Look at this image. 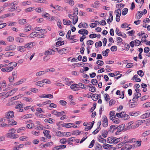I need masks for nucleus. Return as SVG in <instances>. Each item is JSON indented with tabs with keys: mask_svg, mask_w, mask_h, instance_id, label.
<instances>
[{
	"mask_svg": "<svg viewBox=\"0 0 150 150\" xmlns=\"http://www.w3.org/2000/svg\"><path fill=\"white\" fill-rule=\"evenodd\" d=\"M120 8L115 11H116V13H117L116 17V21L117 22L120 21V16L121 15V9H120Z\"/></svg>",
	"mask_w": 150,
	"mask_h": 150,
	"instance_id": "nucleus-1",
	"label": "nucleus"
},
{
	"mask_svg": "<svg viewBox=\"0 0 150 150\" xmlns=\"http://www.w3.org/2000/svg\"><path fill=\"white\" fill-rule=\"evenodd\" d=\"M7 134V137L11 139H16L18 138V134L14 133H8Z\"/></svg>",
	"mask_w": 150,
	"mask_h": 150,
	"instance_id": "nucleus-2",
	"label": "nucleus"
},
{
	"mask_svg": "<svg viewBox=\"0 0 150 150\" xmlns=\"http://www.w3.org/2000/svg\"><path fill=\"white\" fill-rule=\"evenodd\" d=\"M115 137H108L107 139V142L109 144L113 143L115 144Z\"/></svg>",
	"mask_w": 150,
	"mask_h": 150,
	"instance_id": "nucleus-3",
	"label": "nucleus"
},
{
	"mask_svg": "<svg viewBox=\"0 0 150 150\" xmlns=\"http://www.w3.org/2000/svg\"><path fill=\"white\" fill-rule=\"evenodd\" d=\"M119 29L118 28H116V33L117 35L119 36L122 37L123 38H126L127 37L126 35L124 33H122L120 32H119Z\"/></svg>",
	"mask_w": 150,
	"mask_h": 150,
	"instance_id": "nucleus-4",
	"label": "nucleus"
},
{
	"mask_svg": "<svg viewBox=\"0 0 150 150\" xmlns=\"http://www.w3.org/2000/svg\"><path fill=\"white\" fill-rule=\"evenodd\" d=\"M14 116V112L12 111H10L8 112L6 116L7 119H10L13 117Z\"/></svg>",
	"mask_w": 150,
	"mask_h": 150,
	"instance_id": "nucleus-5",
	"label": "nucleus"
},
{
	"mask_svg": "<svg viewBox=\"0 0 150 150\" xmlns=\"http://www.w3.org/2000/svg\"><path fill=\"white\" fill-rule=\"evenodd\" d=\"M50 133V131L49 130H45L43 131V133L45 136L48 139H50L51 138V136L49 134Z\"/></svg>",
	"mask_w": 150,
	"mask_h": 150,
	"instance_id": "nucleus-6",
	"label": "nucleus"
},
{
	"mask_svg": "<svg viewBox=\"0 0 150 150\" xmlns=\"http://www.w3.org/2000/svg\"><path fill=\"white\" fill-rule=\"evenodd\" d=\"M78 33L80 34L83 35L84 34L87 35L88 33V31L86 29H81L79 30Z\"/></svg>",
	"mask_w": 150,
	"mask_h": 150,
	"instance_id": "nucleus-7",
	"label": "nucleus"
},
{
	"mask_svg": "<svg viewBox=\"0 0 150 150\" xmlns=\"http://www.w3.org/2000/svg\"><path fill=\"white\" fill-rule=\"evenodd\" d=\"M78 26L79 28H81L82 27L84 28H87L88 27V24L86 23H81Z\"/></svg>",
	"mask_w": 150,
	"mask_h": 150,
	"instance_id": "nucleus-8",
	"label": "nucleus"
},
{
	"mask_svg": "<svg viewBox=\"0 0 150 150\" xmlns=\"http://www.w3.org/2000/svg\"><path fill=\"white\" fill-rule=\"evenodd\" d=\"M68 52L66 48H64L58 51V53L61 54H65Z\"/></svg>",
	"mask_w": 150,
	"mask_h": 150,
	"instance_id": "nucleus-9",
	"label": "nucleus"
},
{
	"mask_svg": "<svg viewBox=\"0 0 150 150\" xmlns=\"http://www.w3.org/2000/svg\"><path fill=\"white\" fill-rule=\"evenodd\" d=\"M70 87L72 90L75 91H77L79 90V88L78 87L77 84L72 85Z\"/></svg>",
	"mask_w": 150,
	"mask_h": 150,
	"instance_id": "nucleus-10",
	"label": "nucleus"
},
{
	"mask_svg": "<svg viewBox=\"0 0 150 150\" xmlns=\"http://www.w3.org/2000/svg\"><path fill=\"white\" fill-rule=\"evenodd\" d=\"M129 116L127 114H126L125 112H123L122 114V118L124 120H126L129 119Z\"/></svg>",
	"mask_w": 150,
	"mask_h": 150,
	"instance_id": "nucleus-11",
	"label": "nucleus"
},
{
	"mask_svg": "<svg viewBox=\"0 0 150 150\" xmlns=\"http://www.w3.org/2000/svg\"><path fill=\"white\" fill-rule=\"evenodd\" d=\"M104 117L103 123V125L104 127H106L108 125V120L107 118L105 116Z\"/></svg>",
	"mask_w": 150,
	"mask_h": 150,
	"instance_id": "nucleus-12",
	"label": "nucleus"
},
{
	"mask_svg": "<svg viewBox=\"0 0 150 150\" xmlns=\"http://www.w3.org/2000/svg\"><path fill=\"white\" fill-rule=\"evenodd\" d=\"M15 54V53L13 52H8L4 54V56L6 57H9L13 56Z\"/></svg>",
	"mask_w": 150,
	"mask_h": 150,
	"instance_id": "nucleus-13",
	"label": "nucleus"
},
{
	"mask_svg": "<svg viewBox=\"0 0 150 150\" xmlns=\"http://www.w3.org/2000/svg\"><path fill=\"white\" fill-rule=\"evenodd\" d=\"M110 120L115 118L116 116L115 115V112L114 111H111L110 113Z\"/></svg>",
	"mask_w": 150,
	"mask_h": 150,
	"instance_id": "nucleus-14",
	"label": "nucleus"
},
{
	"mask_svg": "<svg viewBox=\"0 0 150 150\" xmlns=\"http://www.w3.org/2000/svg\"><path fill=\"white\" fill-rule=\"evenodd\" d=\"M53 143L52 142H50L47 143V144H41V146H41V148H43L45 146H51L52 145Z\"/></svg>",
	"mask_w": 150,
	"mask_h": 150,
	"instance_id": "nucleus-15",
	"label": "nucleus"
},
{
	"mask_svg": "<svg viewBox=\"0 0 150 150\" xmlns=\"http://www.w3.org/2000/svg\"><path fill=\"white\" fill-rule=\"evenodd\" d=\"M150 116V115L149 114V111L145 114H144L141 116V118L142 119H145Z\"/></svg>",
	"mask_w": 150,
	"mask_h": 150,
	"instance_id": "nucleus-16",
	"label": "nucleus"
},
{
	"mask_svg": "<svg viewBox=\"0 0 150 150\" xmlns=\"http://www.w3.org/2000/svg\"><path fill=\"white\" fill-rule=\"evenodd\" d=\"M98 141L100 142H101L103 144H105L106 143V140L103 138H102L100 135L98 136Z\"/></svg>",
	"mask_w": 150,
	"mask_h": 150,
	"instance_id": "nucleus-17",
	"label": "nucleus"
},
{
	"mask_svg": "<svg viewBox=\"0 0 150 150\" xmlns=\"http://www.w3.org/2000/svg\"><path fill=\"white\" fill-rule=\"evenodd\" d=\"M26 48L25 46H18L17 47V50L21 52H23L25 50Z\"/></svg>",
	"mask_w": 150,
	"mask_h": 150,
	"instance_id": "nucleus-18",
	"label": "nucleus"
},
{
	"mask_svg": "<svg viewBox=\"0 0 150 150\" xmlns=\"http://www.w3.org/2000/svg\"><path fill=\"white\" fill-rule=\"evenodd\" d=\"M95 150H102V147L101 145L99 144L95 145Z\"/></svg>",
	"mask_w": 150,
	"mask_h": 150,
	"instance_id": "nucleus-19",
	"label": "nucleus"
},
{
	"mask_svg": "<svg viewBox=\"0 0 150 150\" xmlns=\"http://www.w3.org/2000/svg\"><path fill=\"white\" fill-rule=\"evenodd\" d=\"M63 23L64 25H70L71 23V22L70 20L67 21L65 19L63 20Z\"/></svg>",
	"mask_w": 150,
	"mask_h": 150,
	"instance_id": "nucleus-20",
	"label": "nucleus"
},
{
	"mask_svg": "<svg viewBox=\"0 0 150 150\" xmlns=\"http://www.w3.org/2000/svg\"><path fill=\"white\" fill-rule=\"evenodd\" d=\"M150 134V130H148L145 131L142 134V137H145Z\"/></svg>",
	"mask_w": 150,
	"mask_h": 150,
	"instance_id": "nucleus-21",
	"label": "nucleus"
},
{
	"mask_svg": "<svg viewBox=\"0 0 150 150\" xmlns=\"http://www.w3.org/2000/svg\"><path fill=\"white\" fill-rule=\"evenodd\" d=\"M27 23L26 20L25 19H22L19 20V23L21 25H23Z\"/></svg>",
	"mask_w": 150,
	"mask_h": 150,
	"instance_id": "nucleus-22",
	"label": "nucleus"
},
{
	"mask_svg": "<svg viewBox=\"0 0 150 150\" xmlns=\"http://www.w3.org/2000/svg\"><path fill=\"white\" fill-rule=\"evenodd\" d=\"M44 83H43V81H38L35 83V85L36 86H38L40 87H43L44 85Z\"/></svg>",
	"mask_w": 150,
	"mask_h": 150,
	"instance_id": "nucleus-23",
	"label": "nucleus"
},
{
	"mask_svg": "<svg viewBox=\"0 0 150 150\" xmlns=\"http://www.w3.org/2000/svg\"><path fill=\"white\" fill-rule=\"evenodd\" d=\"M32 26L30 25L26 26L24 30L25 32H27L30 30L31 29Z\"/></svg>",
	"mask_w": 150,
	"mask_h": 150,
	"instance_id": "nucleus-24",
	"label": "nucleus"
},
{
	"mask_svg": "<svg viewBox=\"0 0 150 150\" xmlns=\"http://www.w3.org/2000/svg\"><path fill=\"white\" fill-rule=\"evenodd\" d=\"M23 100L28 102H32L33 101L31 98L25 97H23Z\"/></svg>",
	"mask_w": 150,
	"mask_h": 150,
	"instance_id": "nucleus-25",
	"label": "nucleus"
},
{
	"mask_svg": "<svg viewBox=\"0 0 150 150\" xmlns=\"http://www.w3.org/2000/svg\"><path fill=\"white\" fill-rule=\"evenodd\" d=\"M35 45V43L34 42H31L29 43L28 44H27L25 45V47L26 48L27 47H29L30 48L32 47L33 46H34Z\"/></svg>",
	"mask_w": 150,
	"mask_h": 150,
	"instance_id": "nucleus-26",
	"label": "nucleus"
},
{
	"mask_svg": "<svg viewBox=\"0 0 150 150\" xmlns=\"http://www.w3.org/2000/svg\"><path fill=\"white\" fill-rule=\"evenodd\" d=\"M38 33L36 32H33L30 34L28 36V37H30L31 38L35 37L37 36Z\"/></svg>",
	"mask_w": 150,
	"mask_h": 150,
	"instance_id": "nucleus-27",
	"label": "nucleus"
},
{
	"mask_svg": "<svg viewBox=\"0 0 150 150\" xmlns=\"http://www.w3.org/2000/svg\"><path fill=\"white\" fill-rule=\"evenodd\" d=\"M108 132L107 130H104L102 131V135L103 137L105 138L108 135Z\"/></svg>",
	"mask_w": 150,
	"mask_h": 150,
	"instance_id": "nucleus-28",
	"label": "nucleus"
},
{
	"mask_svg": "<svg viewBox=\"0 0 150 150\" xmlns=\"http://www.w3.org/2000/svg\"><path fill=\"white\" fill-rule=\"evenodd\" d=\"M138 75H134L132 79V80H135V81L137 82H140L141 81V79L140 78H138Z\"/></svg>",
	"mask_w": 150,
	"mask_h": 150,
	"instance_id": "nucleus-29",
	"label": "nucleus"
},
{
	"mask_svg": "<svg viewBox=\"0 0 150 150\" xmlns=\"http://www.w3.org/2000/svg\"><path fill=\"white\" fill-rule=\"evenodd\" d=\"M110 52V50L108 49H107L104 51V52L103 51L102 52V54L103 56L107 57L108 55V53Z\"/></svg>",
	"mask_w": 150,
	"mask_h": 150,
	"instance_id": "nucleus-30",
	"label": "nucleus"
},
{
	"mask_svg": "<svg viewBox=\"0 0 150 150\" xmlns=\"http://www.w3.org/2000/svg\"><path fill=\"white\" fill-rule=\"evenodd\" d=\"M91 94H92L91 98L93 100L96 101L98 99V97H97V96L96 94L95 93L94 94H93L91 93Z\"/></svg>",
	"mask_w": 150,
	"mask_h": 150,
	"instance_id": "nucleus-31",
	"label": "nucleus"
},
{
	"mask_svg": "<svg viewBox=\"0 0 150 150\" xmlns=\"http://www.w3.org/2000/svg\"><path fill=\"white\" fill-rule=\"evenodd\" d=\"M53 120H54V122H55V120H53V119L50 118L47 119H46L45 120V122H47L49 123L50 124H52L54 122Z\"/></svg>",
	"mask_w": 150,
	"mask_h": 150,
	"instance_id": "nucleus-32",
	"label": "nucleus"
},
{
	"mask_svg": "<svg viewBox=\"0 0 150 150\" xmlns=\"http://www.w3.org/2000/svg\"><path fill=\"white\" fill-rule=\"evenodd\" d=\"M73 125V124L71 123H64L62 124V127H66L67 128H69L71 127V125Z\"/></svg>",
	"mask_w": 150,
	"mask_h": 150,
	"instance_id": "nucleus-33",
	"label": "nucleus"
},
{
	"mask_svg": "<svg viewBox=\"0 0 150 150\" xmlns=\"http://www.w3.org/2000/svg\"><path fill=\"white\" fill-rule=\"evenodd\" d=\"M129 115L131 116H137L138 115V113L135 112H131L129 113Z\"/></svg>",
	"mask_w": 150,
	"mask_h": 150,
	"instance_id": "nucleus-34",
	"label": "nucleus"
},
{
	"mask_svg": "<svg viewBox=\"0 0 150 150\" xmlns=\"http://www.w3.org/2000/svg\"><path fill=\"white\" fill-rule=\"evenodd\" d=\"M74 13L73 15L77 16L78 14V9L77 7H75L74 9Z\"/></svg>",
	"mask_w": 150,
	"mask_h": 150,
	"instance_id": "nucleus-35",
	"label": "nucleus"
},
{
	"mask_svg": "<svg viewBox=\"0 0 150 150\" xmlns=\"http://www.w3.org/2000/svg\"><path fill=\"white\" fill-rule=\"evenodd\" d=\"M145 121L144 120H138L137 122V126L139 127V125H141Z\"/></svg>",
	"mask_w": 150,
	"mask_h": 150,
	"instance_id": "nucleus-36",
	"label": "nucleus"
},
{
	"mask_svg": "<svg viewBox=\"0 0 150 150\" xmlns=\"http://www.w3.org/2000/svg\"><path fill=\"white\" fill-rule=\"evenodd\" d=\"M45 73H46V72L44 71H40L37 72L36 74V75L37 76H39Z\"/></svg>",
	"mask_w": 150,
	"mask_h": 150,
	"instance_id": "nucleus-37",
	"label": "nucleus"
},
{
	"mask_svg": "<svg viewBox=\"0 0 150 150\" xmlns=\"http://www.w3.org/2000/svg\"><path fill=\"white\" fill-rule=\"evenodd\" d=\"M16 42L20 43H22L24 41V40L22 38L18 37L15 39Z\"/></svg>",
	"mask_w": 150,
	"mask_h": 150,
	"instance_id": "nucleus-38",
	"label": "nucleus"
},
{
	"mask_svg": "<svg viewBox=\"0 0 150 150\" xmlns=\"http://www.w3.org/2000/svg\"><path fill=\"white\" fill-rule=\"evenodd\" d=\"M53 52V51L51 49H50L46 51L45 53V55H51L52 54V52Z\"/></svg>",
	"mask_w": 150,
	"mask_h": 150,
	"instance_id": "nucleus-39",
	"label": "nucleus"
},
{
	"mask_svg": "<svg viewBox=\"0 0 150 150\" xmlns=\"http://www.w3.org/2000/svg\"><path fill=\"white\" fill-rule=\"evenodd\" d=\"M13 69V67H6V72H9L12 71Z\"/></svg>",
	"mask_w": 150,
	"mask_h": 150,
	"instance_id": "nucleus-40",
	"label": "nucleus"
},
{
	"mask_svg": "<svg viewBox=\"0 0 150 150\" xmlns=\"http://www.w3.org/2000/svg\"><path fill=\"white\" fill-rule=\"evenodd\" d=\"M126 142H125V141L124 142H122L120 143L119 144L117 145V147H118V148H121L122 146L125 144L126 143Z\"/></svg>",
	"mask_w": 150,
	"mask_h": 150,
	"instance_id": "nucleus-41",
	"label": "nucleus"
},
{
	"mask_svg": "<svg viewBox=\"0 0 150 150\" xmlns=\"http://www.w3.org/2000/svg\"><path fill=\"white\" fill-rule=\"evenodd\" d=\"M65 133V132L63 133L62 132L58 131L56 132V135L57 136L61 137V135H64V134Z\"/></svg>",
	"mask_w": 150,
	"mask_h": 150,
	"instance_id": "nucleus-42",
	"label": "nucleus"
},
{
	"mask_svg": "<svg viewBox=\"0 0 150 150\" xmlns=\"http://www.w3.org/2000/svg\"><path fill=\"white\" fill-rule=\"evenodd\" d=\"M79 15L81 16H87V14L86 12H83L80 11L79 13Z\"/></svg>",
	"mask_w": 150,
	"mask_h": 150,
	"instance_id": "nucleus-43",
	"label": "nucleus"
},
{
	"mask_svg": "<svg viewBox=\"0 0 150 150\" xmlns=\"http://www.w3.org/2000/svg\"><path fill=\"white\" fill-rule=\"evenodd\" d=\"M125 125L124 124H122L121 125L118 126L117 129H119L120 131H122L124 130Z\"/></svg>",
	"mask_w": 150,
	"mask_h": 150,
	"instance_id": "nucleus-44",
	"label": "nucleus"
},
{
	"mask_svg": "<svg viewBox=\"0 0 150 150\" xmlns=\"http://www.w3.org/2000/svg\"><path fill=\"white\" fill-rule=\"evenodd\" d=\"M6 121H7L8 122V124H9L8 125H9V126L10 125H13V120L12 119H6Z\"/></svg>",
	"mask_w": 150,
	"mask_h": 150,
	"instance_id": "nucleus-45",
	"label": "nucleus"
},
{
	"mask_svg": "<svg viewBox=\"0 0 150 150\" xmlns=\"http://www.w3.org/2000/svg\"><path fill=\"white\" fill-rule=\"evenodd\" d=\"M1 86L3 88L5 87L6 86V84L5 80H4L0 82Z\"/></svg>",
	"mask_w": 150,
	"mask_h": 150,
	"instance_id": "nucleus-46",
	"label": "nucleus"
},
{
	"mask_svg": "<svg viewBox=\"0 0 150 150\" xmlns=\"http://www.w3.org/2000/svg\"><path fill=\"white\" fill-rule=\"evenodd\" d=\"M128 9L127 8H125L122 10V15H125L127 13Z\"/></svg>",
	"mask_w": 150,
	"mask_h": 150,
	"instance_id": "nucleus-47",
	"label": "nucleus"
},
{
	"mask_svg": "<svg viewBox=\"0 0 150 150\" xmlns=\"http://www.w3.org/2000/svg\"><path fill=\"white\" fill-rule=\"evenodd\" d=\"M111 120H112L113 122L114 123H115L116 124H118L120 123V122L119 120L118 119V118H113Z\"/></svg>",
	"mask_w": 150,
	"mask_h": 150,
	"instance_id": "nucleus-48",
	"label": "nucleus"
},
{
	"mask_svg": "<svg viewBox=\"0 0 150 150\" xmlns=\"http://www.w3.org/2000/svg\"><path fill=\"white\" fill-rule=\"evenodd\" d=\"M98 82V81L96 79H93L91 80V83L93 85H97Z\"/></svg>",
	"mask_w": 150,
	"mask_h": 150,
	"instance_id": "nucleus-49",
	"label": "nucleus"
},
{
	"mask_svg": "<svg viewBox=\"0 0 150 150\" xmlns=\"http://www.w3.org/2000/svg\"><path fill=\"white\" fill-rule=\"evenodd\" d=\"M64 41H57L56 43V45H58L59 46L63 45H64Z\"/></svg>",
	"mask_w": 150,
	"mask_h": 150,
	"instance_id": "nucleus-50",
	"label": "nucleus"
},
{
	"mask_svg": "<svg viewBox=\"0 0 150 150\" xmlns=\"http://www.w3.org/2000/svg\"><path fill=\"white\" fill-rule=\"evenodd\" d=\"M81 132V131H79V130L75 131L73 132L72 134L77 135L80 134Z\"/></svg>",
	"mask_w": 150,
	"mask_h": 150,
	"instance_id": "nucleus-51",
	"label": "nucleus"
},
{
	"mask_svg": "<svg viewBox=\"0 0 150 150\" xmlns=\"http://www.w3.org/2000/svg\"><path fill=\"white\" fill-rule=\"evenodd\" d=\"M60 142L62 144H65L67 142V140L63 138L61 139L60 140Z\"/></svg>",
	"mask_w": 150,
	"mask_h": 150,
	"instance_id": "nucleus-52",
	"label": "nucleus"
},
{
	"mask_svg": "<svg viewBox=\"0 0 150 150\" xmlns=\"http://www.w3.org/2000/svg\"><path fill=\"white\" fill-rule=\"evenodd\" d=\"M122 137L117 138L116 137H115V144H116L118 142L122 141Z\"/></svg>",
	"mask_w": 150,
	"mask_h": 150,
	"instance_id": "nucleus-53",
	"label": "nucleus"
},
{
	"mask_svg": "<svg viewBox=\"0 0 150 150\" xmlns=\"http://www.w3.org/2000/svg\"><path fill=\"white\" fill-rule=\"evenodd\" d=\"M18 1H14L13 2V3H11L9 4V5H8V6H13L15 5H16L18 4Z\"/></svg>",
	"mask_w": 150,
	"mask_h": 150,
	"instance_id": "nucleus-54",
	"label": "nucleus"
},
{
	"mask_svg": "<svg viewBox=\"0 0 150 150\" xmlns=\"http://www.w3.org/2000/svg\"><path fill=\"white\" fill-rule=\"evenodd\" d=\"M11 51L15 50L16 48V46L14 45H12L9 46Z\"/></svg>",
	"mask_w": 150,
	"mask_h": 150,
	"instance_id": "nucleus-55",
	"label": "nucleus"
},
{
	"mask_svg": "<svg viewBox=\"0 0 150 150\" xmlns=\"http://www.w3.org/2000/svg\"><path fill=\"white\" fill-rule=\"evenodd\" d=\"M105 100L106 101H108L110 99L109 95L108 94H105L104 96Z\"/></svg>",
	"mask_w": 150,
	"mask_h": 150,
	"instance_id": "nucleus-56",
	"label": "nucleus"
},
{
	"mask_svg": "<svg viewBox=\"0 0 150 150\" xmlns=\"http://www.w3.org/2000/svg\"><path fill=\"white\" fill-rule=\"evenodd\" d=\"M111 145L108 144H105L103 145V147L105 149H107L110 147Z\"/></svg>",
	"mask_w": 150,
	"mask_h": 150,
	"instance_id": "nucleus-57",
	"label": "nucleus"
},
{
	"mask_svg": "<svg viewBox=\"0 0 150 150\" xmlns=\"http://www.w3.org/2000/svg\"><path fill=\"white\" fill-rule=\"evenodd\" d=\"M7 40L9 42H12L14 40V38L13 37L9 36L7 38Z\"/></svg>",
	"mask_w": 150,
	"mask_h": 150,
	"instance_id": "nucleus-58",
	"label": "nucleus"
},
{
	"mask_svg": "<svg viewBox=\"0 0 150 150\" xmlns=\"http://www.w3.org/2000/svg\"><path fill=\"white\" fill-rule=\"evenodd\" d=\"M117 49V47L116 46H113L110 48V50L112 51H116Z\"/></svg>",
	"mask_w": 150,
	"mask_h": 150,
	"instance_id": "nucleus-59",
	"label": "nucleus"
},
{
	"mask_svg": "<svg viewBox=\"0 0 150 150\" xmlns=\"http://www.w3.org/2000/svg\"><path fill=\"white\" fill-rule=\"evenodd\" d=\"M36 128L38 130H40V129H43L45 128V127H44L42 125H39V126H37L36 127Z\"/></svg>",
	"mask_w": 150,
	"mask_h": 150,
	"instance_id": "nucleus-60",
	"label": "nucleus"
},
{
	"mask_svg": "<svg viewBox=\"0 0 150 150\" xmlns=\"http://www.w3.org/2000/svg\"><path fill=\"white\" fill-rule=\"evenodd\" d=\"M95 142V141L94 140V139L90 143L88 146V147L89 148H91L92 147L94 144Z\"/></svg>",
	"mask_w": 150,
	"mask_h": 150,
	"instance_id": "nucleus-61",
	"label": "nucleus"
},
{
	"mask_svg": "<svg viewBox=\"0 0 150 150\" xmlns=\"http://www.w3.org/2000/svg\"><path fill=\"white\" fill-rule=\"evenodd\" d=\"M137 74L141 77L143 76L144 74L143 71L141 70H139L138 71Z\"/></svg>",
	"mask_w": 150,
	"mask_h": 150,
	"instance_id": "nucleus-62",
	"label": "nucleus"
},
{
	"mask_svg": "<svg viewBox=\"0 0 150 150\" xmlns=\"http://www.w3.org/2000/svg\"><path fill=\"white\" fill-rule=\"evenodd\" d=\"M34 10V8L33 7H30L25 9V11L26 12H30Z\"/></svg>",
	"mask_w": 150,
	"mask_h": 150,
	"instance_id": "nucleus-63",
	"label": "nucleus"
},
{
	"mask_svg": "<svg viewBox=\"0 0 150 150\" xmlns=\"http://www.w3.org/2000/svg\"><path fill=\"white\" fill-rule=\"evenodd\" d=\"M97 64H98L100 66L103 65L104 62L102 60H98L96 62Z\"/></svg>",
	"mask_w": 150,
	"mask_h": 150,
	"instance_id": "nucleus-64",
	"label": "nucleus"
}]
</instances>
